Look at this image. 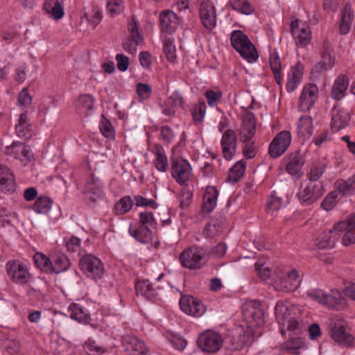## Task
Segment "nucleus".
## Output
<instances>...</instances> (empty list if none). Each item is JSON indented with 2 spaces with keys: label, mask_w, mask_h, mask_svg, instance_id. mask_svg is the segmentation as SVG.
I'll return each instance as SVG.
<instances>
[{
  "label": "nucleus",
  "mask_w": 355,
  "mask_h": 355,
  "mask_svg": "<svg viewBox=\"0 0 355 355\" xmlns=\"http://www.w3.org/2000/svg\"><path fill=\"white\" fill-rule=\"evenodd\" d=\"M242 315L248 327L246 333L250 334L246 339L245 335L243 336V345H250L255 337L261 334L259 329L256 331L255 329H259L264 324L263 312L257 302H249L243 305Z\"/></svg>",
  "instance_id": "1"
},
{
  "label": "nucleus",
  "mask_w": 355,
  "mask_h": 355,
  "mask_svg": "<svg viewBox=\"0 0 355 355\" xmlns=\"http://www.w3.org/2000/svg\"><path fill=\"white\" fill-rule=\"evenodd\" d=\"M302 311V306L288 302L279 301L275 307V315L278 324L291 331L300 329L299 320Z\"/></svg>",
  "instance_id": "2"
},
{
  "label": "nucleus",
  "mask_w": 355,
  "mask_h": 355,
  "mask_svg": "<svg viewBox=\"0 0 355 355\" xmlns=\"http://www.w3.org/2000/svg\"><path fill=\"white\" fill-rule=\"evenodd\" d=\"M230 41L233 48L248 62H254L258 59L259 55L255 46L241 31H234Z\"/></svg>",
  "instance_id": "3"
},
{
  "label": "nucleus",
  "mask_w": 355,
  "mask_h": 355,
  "mask_svg": "<svg viewBox=\"0 0 355 355\" xmlns=\"http://www.w3.org/2000/svg\"><path fill=\"white\" fill-rule=\"evenodd\" d=\"M80 270L88 277L95 281L101 279L104 273V266L100 259L92 254L83 256L79 261Z\"/></svg>",
  "instance_id": "4"
},
{
  "label": "nucleus",
  "mask_w": 355,
  "mask_h": 355,
  "mask_svg": "<svg viewBox=\"0 0 355 355\" xmlns=\"http://www.w3.org/2000/svg\"><path fill=\"white\" fill-rule=\"evenodd\" d=\"M221 335L214 331L207 330L201 333L198 338V346L204 352L214 354L223 347Z\"/></svg>",
  "instance_id": "5"
},
{
  "label": "nucleus",
  "mask_w": 355,
  "mask_h": 355,
  "mask_svg": "<svg viewBox=\"0 0 355 355\" xmlns=\"http://www.w3.org/2000/svg\"><path fill=\"white\" fill-rule=\"evenodd\" d=\"M205 254V251L201 248H189L180 254V261L184 268L198 270L202 266Z\"/></svg>",
  "instance_id": "6"
},
{
  "label": "nucleus",
  "mask_w": 355,
  "mask_h": 355,
  "mask_svg": "<svg viewBox=\"0 0 355 355\" xmlns=\"http://www.w3.org/2000/svg\"><path fill=\"white\" fill-rule=\"evenodd\" d=\"M6 270L9 278L17 284L25 285L31 279L27 266L19 260L9 261Z\"/></svg>",
  "instance_id": "7"
},
{
  "label": "nucleus",
  "mask_w": 355,
  "mask_h": 355,
  "mask_svg": "<svg viewBox=\"0 0 355 355\" xmlns=\"http://www.w3.org/2000/svg\"><path fill=\"white\" fill-rule=\"evenodd\" d=\"M323 193L324 189L321 183L309 182L298 193V198L301 204L310 205L316 202Z\"/></svg>",
  "instance_id": "8"
},
{
  "label": "nucleus",
  "mask_w": 355,
  "mask_h": 355,
  "mask_svg": "<svg viewBox=\"0 0 355 355\" xmlns=\"http://www.w3.org/2000/svg\"><path fill=\"white\" fill-rule=\"evenodd\" d=\"M122 345L128 355H150V350L144 342L133 335H124Z\"/></svg>",
  "instance_id": "9"
},
{
  "label": "nucleus",
  "mask_w": 355,
  "mask_h": 355,
  "mask_svg": "<svg viewBox=\"0 0 355 355\" xmlns=\"http://www.w3.org/2000/svg\"><path fill=\"white\" fill-rule=\"evenodd\" d=\"M291 141V134L289 131L283 130L278 133L272 139L268 148V153L273 158H277L285 153Z\"/></svg>",
  "instance_id": "10"
},
{
  "label": "nucleus",
  "mask_w": 355,
  "mask_h": 355,
  "mask_svg": "<svg viewBox=\"0 0 355 355\" xmlns=\"http://www.w3.org/2000/svg\"><path fill=\"white\" fill-rule=\"evenodd\" d=\"M291 31L297 46H305L310 43L311 33L309 26L297 19L291 22Z\"/></svg>",
  "instance_id": "11"
},
{
  "label": "nucleus",
  "mask_w": 355,
  "mask_h": 355,
  "mask_svg": "<svg viewBox=\"0 0 355 355\" xmlns=\"http://www.w3.org/2000/svg\"><path fill=\"white\" fill-rule=\"evenodd\" d=\"M171 175L179 184H187L192 178L191 168L189 163L182 158H177L173 160Z\"/></svg>",
  "instance_id": "12"
},
{
  "label": "nucleus",
  "mask_w": 355,
  "mask_h": 355,
  "mask_svg": "<svg viewBox=\"0 0 355 355\" xmlns=\"http://www.w3.org/2000/svg\"><path fill=\"white\" fill-rule=\"evenodd\" d=\"M199 15L203 26L209 31L212 30L216 25V11L214 5L209 1L201 2Z\"/></svg>",
  "instance_id": "13"
},
{
  "label": "nucleus",
  "mask_w": 355,
  "mask_h": 355,
  "mask_svg": "<svg viewBox=\"0 0 355 355\" xmlns=\"http://www.w3.org/2000/svg\"><path fill=\"white\" fill-rule=\"evenodd\" d=\"M318 97V88L315 84H306L302 91L298 107L302 112L309 111L315 104Z\"/></svg>",
  "instance_id": "14"
},
{
  "label": "nucleus",
  "mask_w": 355,
  "mask_h": 355,
  "mask_svg": "<svg viewBox=\"0 0 355 355\" xmlns=\"http://www.w3.org/2000/svg\"><path fill=\"white\" fill-rule=\"evenodd\" d=\"M180 306L183 312L195 317H200L205 313L204 304L193 296H182L180 300Z\"/></svg>",
  "instance_id": "15"
},
{
  "label": "nucleus",
  "mask_w": 355,
  "mask_h": 355,
  "mask_svg": "<svg viewBox=\"0 0 355 355\" xmlns=\"http://www.w3.org/2000/svg\"><path fill=\"white\" fill-rule=\"evenodd\" d=\"M276 286L280 290L285 292H293L295 291L300 285L302 279L295 269L291 270L286 276L280 277L279 279H276L272 277Z\"/></svg>",
  "instance_id": "16"
},
{
  "label": "nucleus",
  "mask_w": 355,
  "mask_h": 355,
  "mask_svg": "<svg viewBox=\"0 0 355 355\" xmlns=\"http://www.w3.org/2000/svg\"><path fill=\"white\" fill-rule=\"evenodd\" d=\"M243 125L240 129V140L243 143H247L252 139L256 131V119L254 115L251 112H248L243 116Z\"/></svg>",
  "instance_id": "17"
},
{
  "label": "nucleus",
  "mask_w": 355,
  "mask_h": 355,
  "mask_svg": "<svg viewBox=\"0 0 355 355\" xmlns=\"http://www.w3.org/2000/svg\"><path fill=\"white\" fill-rule=\"evenodd\" d=\"M220 143L223 157L227 160H230L233 157L236 148V137L234 130H226L223 135Z\"/></svg>",
  "instance_id": "18"
},
{
  "label": "nucleus",
  "mask_w": 355,
  "mask_h": 355,
  "mask_svg": "<svg viewBox=\"0 0 355 355\" xmlns=\"http://www.w3.org/2000/svg\"><path fill=\"white\" fill-rule=\"evenodd\" d=\"M159 22L162 31L171 33L178 27L180 18L171 10H165L159 14Z\"/></svg>",
  "instance_id": "19"
},
{
  "label": "nucleus",
  "mask_w": 355,
  "mask_h": 355,
  "mask_svg": "<svg viewBox=\"0 0 355 355\" xmlns=\"http://www.w3.org/2000/svg\"><path fill=\"white\" fill-rule=\"evenodd\" d=\"M129 233L142 243H149L153 239V233L146 223H130Z\"/></svg>",
  "instance_id": "20"
},
{
  "label": "nucleus",
  "mask_w": 355,
  "mask_h": 355,
  "mask_svg": "<svg viewBox=\"0 0 355 355\" xmlns=\"http://www.w3.org/2000/svg\"><path fill=\"white\" fill-rule=\"evenodd\" d=\"M304 70V65L300 62H297L291 68L286 85V90L288 92H293L298 87L302 79Z\"/></svg>",
  "instance_id": "21"
},
{
  "label": "nucleus",
  "mask_w": 355,
  "mask_h": 355,
  "mask_svg": "<svg viewBox=\"0 0 355 355\" xmlns=\"http://www.w3.org/2000/svg\"><path fill=\"white\" fill-rule=\"evenodd\" d=\"M334 229L338 236L342 235V243L347 246L355 243V223H335Z\"/></svg>",
  "instance_id": "22"
},
{
  "label": "nucleus",
  "mask_w": 355,
  "mask_h": 355,
  "mask_svg": "<svg viewBox=\"0 0 355 355\" xmlns=\"http://www.w3.org/2000/svg\"><path fill=\"white\" fill-rule=\"evenodd\" d=\"M218 191L214 187H207L204 196L202 205V214H210L216 205Z\"/></svg>",
  "instance_id": "23"
},
{
  "label": "nucleus",
  "mask_w": 355,
  "mask_h": 355,
  "mask_svg": "<svg viewBox=\"0 0 355 355\" xmlns=\"http://www.w3.org/2000/svg\"><path fill=\"white\" fill-rule=\"evenodd\" d=\"M331 336L335 342L343 346H351L354 343L353 336L342 326L334 324L331 327Z\"/></svg>",
  "instance_id": "24"
},
{
  "label": "nucleus",
  "mask_w": 355,
  "mask_h": 355,
  "mask_svg": "<svg viewBox=\"0 0 355 355\" xmlns=\"http://www.w3.org/2000/svg\"><path fill=\"white\" fill-rule=\"evenodd\" d=\"M349 114L343 110L334 107L332 110L331 129L338 132L347 126L349 122Z\"/></svg>",
  "instance_id": "25"
},
{
  "label": "nucleus",
  "mask_w": 355,
  "mask_h": 355,
  "mask_svg": "<svg viewBox=\"0 0 355 355\" xmlns=\"http://www.w3.org/2000/svg\"><path fill=\"white\" fill-rule=\"evenodd\" d=\"M347 306L346 299L343 297L342 293L338 289H331V293L327 294L325 306L336 310H341Z\"/></svg>",
  "instance_id": "26"
},
{
  "label": "nucleus",
  "mask_w": 355,
  "mask_h": 355,
  "mask_svg": "<svg viewBox=\"0 0 355 355\" xmlns=\"http://www.w3.org/2000/svg\"><path fill=\"white\" fill-rule=\"evenodd\" d=\"M338 239V232L334 227L333 229L324 231L318 237L316 245L320 249L333 248Z\"/></svg>",
  "instance_id": "27"
},
{
  "label": "nucleus",
  "mask_w": 355,
  "mask_h": 355,
  "mask_svg": "<svg viewBox=\"0 0 355 355\" xmlns=\"http://www.w3.org/2000/svg\"><path fill=\"white\" fill-rule=\"evenodd\" d=\"M269 64L273 73L275 82L278 85H282L283 76L282 73V61L276 51H271L269 58Z\"/></svg>",
  "instance_id": "28"
},
{
  "label": "nucleus",
  "mask_w": 355,
  "mask_h": 355,
  "mask_svg": "<svg viewBox=\"0 0 355 355\" xmlns=\"http://www.w3.org/2000/svg\"><path fill=\"white\" fill-rule=\"evenodd\" d=\"M349 85L347 78L343 76H339L335 80L332 89L331 96L336 100H340L345 95L346 91Z\"/></svg>",
  "instance_id": "29"
},
{
  "label": "nucleus",
  "mask_w": 355,
  "mask_h": 355,
  "mask_svg": "<svg viewBox=\"0 0 355 355\" xmlns=\"http://www.w3.org/2000/svg\"><path fill=\"white\" fill-rule=\"evenodd\" d=\"M353 18L354 15L352 7L350 5L346 4L341 10L340 31L342 34L345 35L349 32Z\"/></svg>",
  "instance_id": "30"
},
{
  "label": "nucleus",
  "mask_w": 355,
  "mask_h": 355,
  "mask_svg": "<svg viewBox=\"0 0 355 355\" xmlns=\"http://www.w3.org/2000/svg\"><path fill=\"white\" fill-rule=\"evenodd\" d=\"M135 291L137 295L151 300L156 295V291L148 280H138L135 283Z\"/></svg>",
  "instance_id": "31"
},
{
  "label": "nucleus",
  "mask_w": 355,
  "mask_h": 355,
  "mask_svg": "<svg viewBox=\"0 0 355 355\" xmlns=\"http://www.w3.org/2000/svg\"><path fill=\"white\" fill-rule=\"evenodd\" d=\"M43 8L56 20L61 19L64 14L62 3L58 0H46Z\"/></svg>",
  "instance_id": "32"
},
{
  "label": "nucleus",
  "mask_w": 355,
  "mask_h": 355,
  "mask_svg": "<svg viewBox=\"0 0 355 355\" xmlns=\"http://www.w3.org/2000/svg\"><path fill=\"white\" fill-rule=\"evenodd\" d=\"M338 191L343 196H352L355 193V174L347 180H338L336 182Z\"/></svg>",
  "instance_id": "33"
},
{
  "label": "nucleus",
  "mask_w": 355,
  "mask_h": 355,
  "mask_svg": "<svg viewBox=\"0 0 355 355\" xmlns=\"http://www.w3.org/2000/svg\"><path fill=\"white\" fill-rule=\"evenodd\" d=\"M304 161L298 153L291 154L288 159L286 171L292 175H300Z\"/></svg>",
  "instance_id": "34"
},
{
  "label": "nucleus",
  "mask_w": 355,
  "mask_h": 355,
  "mask_svg": "<svg viewBox=\"0 0 355 355\" xmlns=\"http://www.w3.org/2000/svg\"><path fill=\"white\" fill-rule=\"evenodd\" d=\"M70 263L64 254H58L51 259V273H59L65 271L69 267Z\"/></svg>",
  "instance_id": "35"
},
{
  "label": "nucleus",
  "mask_w": 355,
  "mask_h": 355,
  "mask_svg": "<svg viewBox=\"0 0 355 355\" xmlns=\"http://www.w3.org/2000/svg\"><path fill=\"white\" fill-rule=\"evenodd\" d=\"M16 131L20 137L28 138L31 137V124L26 112L19 115L18 123L16 125Z\"/></svg>",
  "instance_id": "36"
},
{
  "label": "nucleus",
  "mask_w": 355,
  "mask_h": 355,
  "mask_svg": "<svg viewBox=\"0 0 355 355\" xmlns=\"http://www.w3.org/2000/svg\"><path fill=\"white\" fill-rule=\"evenodd\" d=\"M70 316L72 319L78 320L80 322L87 323L89 320V315L80 305L73 303L68 307Z\"/></svg>",
  "instance_id": "37"
},
{
  "label": "nucleus",
  "mask_w": 355,
  "mask_h": 355,
  "mask_svg": "<svg viewBox=\"0 0 355 355\" xmlns=\"http://www.w3.org/2000/svg\"><path fill=\"white\" fill-rule=\"evenodd\" d=\"M282 200L275 193H272L267 200L266 205V215L268 218H272L276 216V212L281 208Z\"/></svg>",
  "instance_id": "38"
},
{
  "label": "nucleus",
  "mask_w": 355,
  "mask_h": 355,
  "mask_svg": "<svg viewBox=\"0 0 355 355\" xmlns=\"http://www.w3.org/2000/svg\"><path fill=\"white\" fill-rule=\"evenodd\" d=\"M155 156L154 163L156 168L161 172H164L168 168V159L164 149L159 146H156L153 150Z\"/></svg>",
  "instance_id": "39"
},
{
  "label": "nucleus",
  "mask_w": 355,
  "mask_h": 355,
  "mask_svg": "<svg viewBox=\"0 0 355 355\" xmlns=\"http://www.w3.org/2000/svg\"><path fill=\"white\" fill-rule=\"evenodd\" d=\"M52 204L53 200L49 197L40 196L35 200L33 209L38 214H46L50 211Z\"/></svg>",
  "instance_id": "40"
},
{
  "label": "nucleus",
  "mask_w": 355,
  "mask_h": 355,
  "mask_svg": "<svg viewBox=\"0 0 355 355\" xmlns=\"http://www.w3.org/2000/svg\"><path fill=\"white\" fill-rule=\"evenodd\" d=\"M298 133L303 136H311L313 134V120L310 116L300 118L297 123Z\"/></svg>",
  "instance_id": "41"
},
{
  "label": "nucleus",
  "mask_w": 355,
  "mask_h": 355,
  "mask_svg": "<svg viewBox=\"0 0 355 355\" xmlns=\"http://www.w3.org/2000/svg\"><path fill=\"white\" fill-rule=\"evenodd\" d=\"M304 346L303 340L300 338H292L282 345V348L288 353L298 354Z\"/></svg>",
  "instance_id": "42"
},
{
  "label": "nucleus",
  "mask_w": 355,
  "mask_h": 355,
  "mask_svg": "<svg viewBox=\"0 0 355 355\" xmlns=\"http://www.w3.org/2000/svg\"><path fill=\"white\" fill-rule=\"evenodd\" d=\"M246 162L243 160L237 162L230 169L228 180L232 182L239 181L245 171Z\"/></svg>",
  "instance_id": "43"
},
{
  "label": "nucleus",
  "mask_w": 355,
  "mask_h": 355,
  "mask_svg": "<svg viewBox=\"0 0 355 355\" xmlns=\"http://www.w3.org/2000/svg\"><path fill=\"white\" fill-rule=\"evenodd\" d=\"M183 98L178 93L172 94L166 101V104L168 107L164 110V113L166 115H171L174 114V110L173 107H182L183 106Z\"/></svg>",
  "instance_id": "44"
},
{
  "label": "nucleus",
  "mask_w": 355,
  "mask_h": 355,
  "mask_svg": "<svg viewBox=\"0 0 355 355\" xmlns=\"http://www.w3.org/2000/svg\"><path fill=\"white\" fill-rule=\"evenodd\" d=\"M35 265L42 271L51 273V259L42 252H36L33 256Z\"/></svg>",
  "instance_id": "45"
},
{
  "label": "nucleus",
  "mask_w": 355,
  "mask_h": 355,
  "mask_svg": "<svg viewBox=\"0 0 355 355\" xmlns=\"http://www.w3.org/2000/svg\"><path fill=\"white\" fill-rule=\"evenodd\" d=\"M163 51L167 58L171 62H174L176 60V48L174 45V41L169 37H166L164 40Z\"/></svg>",
  "instance_id": "46"
},
{
  "label": "nucleus",
  "mask_w": 355,
  "mask_h": 355,
  "mask_svg": "<svg viewBox=\"0 0 355 355\" xmlns=\"http://www.w3.org/2000/svg\"><path fill=\"white\" fill-rule=\"evenodd\" d=\"M93 97L89 94H83L80 96L76 105L80 111L87 112L93 109Z\"/></svg>",
  "instance_id": "47"
},
{
  "label": "nucleus",
  "mask_w": 355,
  "mask_h": 355,
  "mask_svg": "<svg viewBox=\"0 0 355 355\" xmlns=\"http://www.w3.org/2000/svg\"><path fill=\"white\" fill-rule=\"evenodd\" d=\"M326 166L320 162L315 163L312 165L307 178L311 182H316L324 173Z\"/></svg>",
  "instance_id": "48"
},
{
  "label": "nucleus",
  "mask_w": 355,
  "mask_h": 355,
  "mask_svg": "<svg viewBox=\"0 0 355 355\" xmlns=\"http://www.w3.org/2000/svg\"><path fill=\"white\" fill-rule=\"evenodd\" d=\"M306 296L311 300H313L323 306H325L327 297V293L319 288H311L306 291Z\"/></svg>",
  "instance_id": "49"
},
{
  "label": "nucleus",
  "mask_w": 355,
  "mask_h": 355,
  "mask_svg": "<svg viewBox=\"0 0 355 355\" xmlns=\"http://www.w3.org/2000/svg\"><path fill=\"white\" fill-rule=\"evenodd\" d=\"M132 198L130 196H124L115 204V211L117 214H124L132 208Z\"/></svg>",
  "instance_id": "50"
},
{
  "label": "nucleus",
  "mask_w": 355,
  "mask_h": 355,
  "mask_svg": "<svg viewBox=\"0 0 355 355\" xmlns=\"http://www.w3.org/2000/svg\"><path fill=\"white\" fill-rule=\"evenodd\" d=\"M321 57L322 59L321 62H325L329 69L335 65V59L332 55V50L330 44L327 41L324 42L322 44Z\"/></svg>",
  "instance_id": "51"
},
{
  "label": "nucleus",
  "mask_w": 355,
  "mask_h": 355,
  "mask_svg": "<svg viewBox=\"0 0 355 355\" xmlns=\"http://www.w3.org/2000/svg\"><path fill=\"white\" fill-rule=\"evenodd\" d=\"M232 8L245 15H250L253 11V8L246 0H230Z\"/></svg>",
  "instance_id": "52"
},
{
  "label": "nucleus",
  "mask_w": 355,
  "mask_h": 355,
  "mask_svg": "<svg viewBox=\"0 0 355 355\" xmlns=\"http://www.w3.org/2000/svg\"><path fill=\"white\" fill-rule=\"evenodd\" d=\"M338 190L330 192L322 202L321 207L324 210H331L338 202Z\"/></svg>",
  "instance_id": "53"
},
{
  "label": "nucleus",
  "mask_w": 355,
  "mask_h": 355,
  "mask_svg": "<svg viewBox=\"0 0 355 355\" xmlns=\"http://www.w3.org/2000/svg\"><path fill=\"white\" fill-rule=\"evenodd\" d=\"M206 104L205 102L199 101L194 106L192 112V116L196 123H201L206 113Z\"/></svg>",
  "instance_id": "54"
},
{
  "label": "nucleus",
  "mask_w": 355,
  "mask_h": 355,
  "mask_svg": "<svg viewBox=\"0 0 355 355\" xmlns=\"http://www.w3.org/2000/svg\"><path fill=\"white\" fill-rule=\"evenodd\" d=\"M255 270L259 278L263 281H266L270 277H272V272L271 269L266 266L265 263L257 262L255 263Z\"/></svg>",
  "instance_id": "55"
},
{
  "label": "nucleus",
  "mask_w": 355,
  "mask_h": 355,
  "mask_svg": "<svg viewBox=\"0 0 355 355\" xmlns=\"http://www.w3.org/2000/svg\"><path fill=\"white\" fill-rule=\"evenodd\" d=\"M85 16L94 26L98 25L102 19V13L100 8L96 6H92L91 11L86 12Z\"/></svg>",
  "instance_id": "56"
},
{
  "label": "nucleus",
  "mask_w": 355,
  "mask_h": 355,
  "mask_svg": "<svg viewBox=\"0 0 355 355\" xmlns=\"http://www.w3.org/2000/svg\"><path fill=\"white\" fill-rule=\"evenodd\" d=\"M168 340L175 349L182 351L187 345V341L181 336L178 334H170Z\"/></svg>",
  "instance_id": "57"
},
{
  "label": "nucleus",
  "mask_w": 355,
  "mask_h": 355,
  "mask_svg": "<svg viewBox=\"0 0 355 355\" xmlns=\"http://www.w3.org/2000/svg\"><path fill=\"white\" fill-rule=\"evenodd\" d=\"M139 24L135 19H132V21L128 25V31L130 33V40L135 41L136 43L143 44V37L141 36L140 33L138 30Z\"/></svg>",
  "instance_id": "58"
},
{
  "label": "nucleus",
  "mask_w": 355,
  "mask_h": 355,
  "mask_svg": "<svg viewBox=\"0 0 355 355\" xmlns=\"http://www.w3.org/2000/svg\"><path fill=\"white\" fill-rule=\"evenodd\" d=\"M99 128L102 134L108 139L114 138V130L110 122L105 118L101 121Z\"/></svg>",
  "instance_id": "59"
},
{
  "label": "nucleus",
  "mask_w": 355,
  "mask_h": 355,
  "mask_svg": "<svg viewBox=\"0 0 355 355\" xmlns=\"http://www.w3.org/2000/svg\"><path fill=\"white\" fill-rule=\"evenodd\" d=\"M122 0H107V9L111 15H117L123 11Z\"/></svg>",
  "instance_id": "60"
},
{
  "label": "nucleus",
  "mask_w": 355,
  "mask_h": 355,
  "mask_svg": "<svg viewBox=\"0 0 355 355\" xmlns=\"http://www.w3.org/2000/svg\"><path fill=\"white\" fill-rule=\"evenodd\" d=\"M17 102L19 107H27L31 105L32 97L26 88H24L19 94Z\"/></svg>",
  "instance_id": "61"
},
{
  "label": "nucleus",
  "mask_w": 355,
  "mask_h": 355,
  "mask_svg": "<svg viewBox=\"0 0 355 355\" xmlns=\"http://www.w3.org/2000/svg\"><path fill=\"white\" fill-rule=\"evenodd\" d=\"M325 62H318L312 68L311 76L314 80H318L321 74L325 72L328 69Z\"/></svg>",
  "instance_id": "62"
},
{
  "label": "nucleus",
  "mask_w": 355,
  "mask_h": 355,
  "mask_svg": "<svg viewBox=\"0 0 355 355\" xmlns=\"http://www.w3.org/2000/svg\"><path fill=\"white\" fill-rule=\"evenodd\" d=\"M1 191L6 193H13L16 189L15 178L0 180Z\"/></svg>",
  "instance_id": "63"
},
{
  "label": "nucleus",
  "mask_w": 355,
  "mask_h": 355,
  "mask_svg": "<svg viewBox=\"0 0 355 355\" xmlns=\"http://www.w3.org/2000/svg\"><path fill=\"white\" fill-rule=\"evenodd\" d=\"M65 245L68 251L78 252L80 248V241L78 238L72 236L65 241Z\"/></svg>",
  "instance_id": "64"
}]
</instances>
